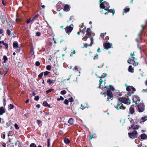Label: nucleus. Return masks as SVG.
I'll return each instance as SVG.
<instances>
[{
  "label": "nucleus",
  "instance_id": "nucleus-43",
  "mask_svg": "<svg viewBox=\"0 0 147 147\" xmlns=\"http://www.w3.org/2000/svg\"><path fill=\"white\" fill-rule=\"evenodd\" d=\"M138 63L137 62H135V61H133V63H132L133 65L135 66L138 65Z\"/></svg>",
  "mask_w": 147,
  "mask_h": 147
},
{
  "label": "nucleus",
  "instance_id": "nucleus-45",
  "mask_svg": "<svg viewBox=\"0 0 147 147\" xmlns=\"http://www.w3.org/2000/svg\"><path fill=\"white\" fill-rule=\"evenodd\" d=\"M107 74L103 73L101 77H99L100 78H102L105 77L107 75Z\"/></svg>",
  "mask_w": 147,
  "mask_h": 147
},
{
  "label": "nucleus",
  "instance_id": "nucleus-62",
  "mask_svg": "<svg viewBox=\"0 0 147 147\" xmlns=\"http://www.w3.org/2000/svg\"><path fill=\"white\" fill-rule=\"evenodd\" d=\"M1 137L3 139H5V135L4 134H3L1 135Z\"/></svg>",
  "mask_w": 147,
  "mask_h": 147
},
{
  "label": "nucleus",
  "instance_id": "nucleus-32",
  "mask_svg": "<svg viewBox=\"0 0 147 147\" xmlns=\"http://www.w3.org/2000/svg\"><path fill=\"white\" fill-rule=\"evenodd\" d=\"M64 98L61 96H60V97L57 98L58 101H60V100H64Z\"/></svg>",
  "mask_w": 147,
  "mask_h": 147
},
{
  "label": "nucleus",
  "instance_id": "nucleus-31",
  "mask_svg": "<svg viewBox=\"0 0 147 147\" xmlns=\"http://www.w3.org/2000/svg\"><path fill=\"white\" fill-rule=\"evenodd\" d=\"M43 105L45 107H46L47 106H48L49 105L48 104L47 102L46 101H44L43 102Z\"/></svg>",
  "mask_w": 147,
  "mask_h": 147
},
{
  "label": "nucleus",
  "instance_id": "nucleus-49",
  "mask_svg": "<svg viewBox=\"0 0 147 147\" xmlns=\"http://www.w3.org/2000/svg\"><path fill=\"white\" fill-rule=\"evenodd\" d=\"M35 65L37 66H39L40 65V62L38 61H36L35 63Z\"/></svg>",
  "mask_w": 147,
  "mask_h": 147
},
{
  "label": "nucleus",
  "instance_id": "nucleus-56",
  "mask_svg": "<svg viewBox=\"0 0 147 147\" xmlns=\"http://www.w3.org/2000/svg\"><path fill=\"white\" fill-rule=\"evenodd\" d=\"M36 36H40V32H37L36 33Z\"/></svg>",
  "mask_w": 147,
  "mask_h": 147
},
{
  "label": "nucleus",
  "instance_id": "nucleus-51",
  "mask_svg": "<svg viewBox=\"0 0 147 147\" xmlns=\"http://www.w3.org/2000/svg\"><path fill=\"white\" fill-rule=\"evenodd\" d=\"M129 8H126L124 9V11L125 12H127L129 11Z\"/></svg>",
  "mask_w": 147,
  "mask_h": 147
},
{
  "label": "nucleus",
  "instance_id": "nucleus-54",
  "mask_svg": "<svg viewBox=\"0 0 147 147\" xmlns=\"http://www.w3.org/2000/svg\"><path fill=\"white\" fill-rule=\"evenodd\" d=\"M43 75V73H41L38 76V77L39 78H42V76Z\"/></svg>",
  "mask_w": 147,
  "mask_h": 147
},
{
  "label": "nucleus",
  "instance_id": "nucleus-37",
  "mask_svg": "<svg viewBox=\"0 0 147 147\" xmlns=\"http://www.w3.org/2000/svg\"><path fill=\"white\" fill-rule=\"evenodd\" d=\"M66 93V91L65 90H63L61 92V94L62 95L65 94Z\"/></svg>",
  "mask_w": 147,
  "mask_h": 147
},
{
  "label": "nucleus",
  "instance_id": "nucleus-8",
  "mask_svg": "<svg viewBox=\"0 0 147 147\" xmlns=\"http://www.w3.org/2000/svg\"><path fill=\"white\" fill-rule=\"evenodd\" d=\"M133 102L135 103L137 105L139 103L140 101V99L137 96H135L133 97L132 98Z\"/></svg>",
  "mask_w": 147,
  "mask_h": 147
},
{
  "label": "nucleus",
  "instance_id": "nucleus-61",
  "mask_svg": "<svg viewBox=\"0 0 147 147\" xmlns=\"http://www.w3.org/2000/svg\"><path fill=\"white\" fill-rule=\"evenodd\" d=\"M39 16V15L38 14H37L35 15V16L34 17V19H35L36 18H37Z\"/></svg>",
  "mask_w": 147,
  "mask_h": 147
},
{
  "label": "nucleus",
  "instance_id": "nucleus-38",
  "mask_svg": "<svg viewBox=\"0 0 147 147\" xmlns=\"http://www.w3.org/2000/svg\"><path fill=\"white\" fill-rule=\"evenodd\" d=\"M47 83H49V84H51L52 83H53L52 81L50 79H48L47 81Z\"/></svg>",
  "mask_w": 147,
  "mask_h": 147
},
{
  "label": "nucleus",
  "instance_id": "nucleus-18",
  "mask_svg": "<svg viewBox=\"0 0 147 147\" xmlns=\"http://www.w3.org/2000/svg\"><path fill=\"white\" fill-rule=\"evenodd\" d=\"M147 117L146 116H144L141 118L140 121V123H142V122H144L147 119Z\"/></svg>",
  "mask_w": 147,
  "mask_h": 147
},
{
  "label": "nucleus",
  "instance_id": "nucleus-4",
  "mask_svg": "<svg viewBox=\"0 0 147 147\" xmlns=\"http://www.w3.org/2000/svg\"><path fill=\"white\" fill-rule=\"evenodd\" d=\"M107 94L108 96L107 98V100L109 101L110 100H111L112 99L113 97V95L111 90L110 89H108L107 90Z\"/></svg>",
  "mask_w": 147,
  "mask_h": 147
},
{
  "label": "nucleus",
  "instance_id": "nucleus-52",
  "mask_svg": "<svg viewBox=\"0 0 147 147\" xmlns=\"http://www.w3.org/2000/svg\"><path fill=\"white\" fill-rule=\"evenodd\" d=\"M39 99V97L38 96H35L34 98V100H35L37 101Z\"/></svg>",
  "mask_w": 147,
  "mask_h": 147
},
{
  "label": "nucleus",
  "instance_id": "nucleus-42",
  "mask_svg": "<svg viewBox=\"0 0 147 147\" xmlns=\"http://www.w3.org/2000/svg\"><path fill=\"white\" fill-rule=\"evenodd\" d=\"M69 101L67 99H65L64 101V103L66 105H68Z\"/></svg>",
  "mask_w": 147,
  "mask_h": 147
},
{
  "label": "nucleus",
  "instance_id": "nucleus-29",
  "mask_svg": "<svg viewBox=\"0 0 147 147\" xmlns=\"http://www.w3.org/2000/svg\"><path fill=\"white\" fill-rule=\"evenodd\" d=\"M73 70L75 72L76 71H78V69L77 66H76L74 67V68L73 69Z\"/></svg>",
  "mask_w": 147,
  "mask_h": 147
},
{
  "label": "nucleus",
  "instance_id": "nucleus-55",
  "mask_svg": "<svg viewBox=\"0 0 147 147\" xmlns=\"http://www.w3.org/2000/svg\"><path fill=\"white\" fill-rule=\"evenodd\" d=\"M31 22V20L30 18L28 19L26 21V23L28 24H29Z\"/></svg>",
  "mask_w": 147,
  "mask_h": 147
},
{
  "label": "nucleus",
  "instance_id": "nucleus-9",
  "mask_svg": "<svg viewBox=\"0 0 147 147\" xmlns=\"http://www.w3.org/2000/svg\"><path fill=\"white\" fill-rule=\"evenodd\" d=\"M13 48L17 49L18 51H20L21 49V47H19L18 45L17 42H14L13 43Z\"/></svg>",
  "mask_w": 147,
  "mask_h": 147
},
{
  "label": "nucleus",
  "instance_id": "nucleus-33",
  "mask_svg": "<svg viewBox=\"0 0 147 147\" xmlns=\"http://www.w3.org/2000/svg\"><path fill=\"white\" fill-rule=\"evenodd\" d=\"M30 54L31 55H33L34 54V49L33 48H32L30 50Z\"/></svg>",
  "mask_w": 147,
  "mask_h": 147
},
{
  "label": "nucleus",
  "instance_id": "nucleus-35",
  "mask_svg": "<svg viewBox=\"0 0 147 147\" xmlns=\"http://www.w3.org/2000/svg\"><path fill=\"white\" fill-rule=\"evenodd\" d=\"M51 68V66L50 65H48L46 67V69L48 70H50Z\"/></svg>",
  "mask_w": 147,
  "mask_h": 147
},
{
  "label": "nucleus",
  "instance_id": "nucleus-23",
  "mask_svg": "<svg viewBox=\"0 0 147 147\" xmlns=\"http://www.w3.org/2000/svg\"><path fill=\"white\" fill-rule=\"evenodd\" d=\"M68 122L70 124H72L74 123V119L72 118H70L68 120Z\"/></svg>",
  "mask_w": 147,
  "mask_h": 147
},
{
  "label": "nucleus",
  "instance_id": "nucleus-14",
  "mask_svg": "<svg viewBox=\"0 0 147 147\" xmlns=\"http://www.w3.org/2000/svg\"><path fill=\"white\" fill-rule=\"evenodd\" d=\"M109 86H110L109 88V86H108L103 87V86H102V89L103 88H108V89H110V90H111V91H114V88L111 85H110Z\"/></svg>",
  "mask_w": 147,
  "mask_h": 147
},
{
  "label": "nucleus",
  "instance_id": "nucleus-13",
  "mask_svg": "<svg viewBox=\"0 0 147 147\" xmlns=\"http://www.w3.org/2000/svg\"><path fill=\"white\" fill-rule=\"evenodd\" d=\"M134 107L133 105H131L130 106L129 110V113H130L131 114H133L134 112Z\"/></svg>",
  "mask_w": 147,
  "mask_h": 147
},
{
  "label": "nucleus",
  "instance_id": "nucleus-46",
  "mask_svg": "<svg viewBox=\"0 0 147 147\" xmlns=\"http://www.w3.org/2000/svg\"><path fill=\"white\" fill-rule=\"evenodd\" d=\"M68 101L70 102H72L74 100L72 97L69 98V99Z\"/></svg>",
  "mask_w": 147,
  "mask_h": 147
},
{
  "label": "nucleus",
  "instance_id": "nucleus-2",
  "mask_svg": "<svg viewBox=\"0 0 147 147\" xmlns=\"http://www.w3.org/2000/svg\"><path fill=\"white\" fill-rule=\"evenodd\" d=\"M118 100L119 101L121 102L122 103H123L127 105L130 104V100L128 98L125 97H122L120 98H118Z\"/></svg>",
  "mask_w": 147,
  "mask_h": 147
},
{
  "label": "nucleus",
  "instance_id": "nucleus-57",
  "mask_svg": "<svg viewBox=\"0 0 147 147\" xmlns=\"http://www.w3.org/2000/svg\"><path fill=\"white\" fill-rule=\"evenodd\" d=\"M7 34H8V35H10V34H11V32H10V30H7Z\"/></svg>",
  "mask_w": 147,
  "mask_h": 147
},
{
  "label": "nucleus",
  "instance_id": "nucleus-58",
  "mask_svg": "<svg viewBox=\"0 0 147 147\" xmlns=\"http://www.w3.org/2000/svg\"><path fill=\"white\" fill-rule=\"evenodd\" d=\"M3 45H4V46H5V48L6 49H8V44H7L6 43H5Z\"/></svg>",
  "mask_w": 147,
  "mask_h": 147
},
{
  "label": "nucleus",
  "instance_id": "nucleus-60",
  "mask_svg": "<svg viewBox=\"0 0 147 147\" xmlns=\"http://www.w3.org/2000/svg\"><path fill=\"white\" fill-rule=\"evenodd\" d=\"M37 122L38 124L39 125L40 123H41V121L40 120H38L37 121Z\"/></svg>",
  "mask_w": 147,
  "mask_h": 147
},
{
  "label": "nucleus",
  "instance_id": "nucleus-26",
  "mask_svg": "<svg viewBox=\"0 0 147 147\" xmlns=\"http://www.w3.org/2000/svg\"><path fill=\"white\" fill-rule=\"evenodd\" d=\"M101 78H100V79L99 80L100 86H99V87L100 88L102 89V87L101 86L102 85H101V84H102V82H103V81L102 80Z\"/></svg>",
  "mask_w": 147,
  "mask_h": 147
},
{
  "label": "nucleus",
  "instance_id": "nucleus-27",
  "mask_svg": "<svg viewBox=\"0 0 147 147\" xmlns=\"http://www.w3.org/2000/svg\"><path fill=\"white\" fill-rule=\"evenodd\" d=\"M132 88V86H129L127 87L126 90L128 91H131Z\"/></svg>",
  "mask_w": 147,
  "mask_h": 147
},
{
  "label": "nucleus",
  "instance_id": "nucleus-47",
  "mask_svg": "<svg viewBox=\"0 0 147 147\" xmlns=\"http://www.w3.org/2000/svg\"><path fill=\"white\" fill-rule=\"evenodd\" d=\"M14 126L16 129H18L19 128V127L17 123H15V124Z\"/></svg>",
  "mask_w": 147,
  "mask_h": 147
},
{
  "label": "nucleus",
  "instance_id": "nucleus-24",
  "mask_svg": "<svg viewBox=\"0 0 147 147\" xmlns=\"http://www.w3.org/2000/svg\"><path fill=\"white\" fill-rule=\"evenodd\" d=\"M131 56H134V53H131L130 54ZM132 58L131 60L133 61H135V60H136V59L134 57H132Z\"/></svg>",
  "mask_w": 147,
  "mask_h": 147
},
{
  "label": "nucleus",
  "instance_id": "nucleus-20",
  "mask_svg": "<svg viewBox=\"0 0 147 147\" xmlns=\"http://www.w3.org/2000/svg\"><path fill=\"white\" fill-rule=\"evenodd\" d=\"M140 137L142 139L144 140L147 138V136L146 134L144 133L141 135Z\"/></svg>",
  "mask_w": 147,
  "mask_h": 147
},
{
  "label": "nucleus",
  "instance_id": "nucleus-17",
  "mask_svg": "<svg viewBox=\"0 0 147 147\" xmlns=\"http://www.w3.org/2000/svg\"><path fill=\"white\" fill-rule=\"evenodd\" d=\"M86 36H89L90 35L91 33V30L90 28H88L87 29L86 31Z\"/></svg>",
  "mask_w": 147,
  "mask_h": 147
},
{
  "label": "nucleus",
  "instance_id": "nucleus-21",
  "mask_svg": "<svg viewBox=\"0 0 147 147\" xmlns=\"http://www.w3.org/2000/svg\"><path fill=\"white\" fill-rule=\"evenodd\" d=\"M128 71H129V72H131V73L134 72V69H133L132 68V66L130 65V66H129V68H128Z\"/></svg>",
  "mask_w": 147,
  "mask_h": 147
},
{
  "label": "nucleus",
  "instance_id": "nucleus-59",
  "mask_svg": "<svg viewBox=\"0 0 147 147\" xmlns=\"http://www.w3.org/2000/svg\"><path fill=\"white\" fill-rule=\"evenodd\" d=\"M131 60H131V59H130L129 58L128 60L127 61L128 63L130 64H131V63H130V62H131Z\"/></svg>",
  "mask_w": 147,
  "mask_h": 147
},
{
  "label": "nucleus",
  "instance_id": "nucleus-50",
  "mask_svg": "<svg viewBox=\"0 0 147 147\" xmlns=\"http://www.w3.org/2000/svg\"><path fill=\"white\" fill-rule=\"evenodd\" d=\"M96 137V136L95 135H91L90 136V140H91L92 138H94Z\"/></svg>",
  "mask_w": 147,
  "mask_h": 147
},
{
  "label": "nucleus",
  "instance_id": "nucleus-19",
  "mask_svg": "<svg viewBox=\"0 0 147 147\" xmlns=\"http://www.w3.org/2000/svg\"><path fill=\"white\" fill-rule=\"evenodd\" d=\"M5 110L3 107H2L0 108V115H2L5 112Z\"/></svg>",
  "mask_w": 147,
  "mask_h": 147
},
{
  "label": "nucleus",
  "instance_id": "nucleus-16",
  "mask_svg": "<svg viewBox=\"0 0 147 147\" xmlns=\"http://www.w3.org/2000/svg\"><path fill=\"white\" fill-rule=\"evenodd\" d=\"M87 104L86 103H85L84 104H82L81 105V108L83 110L86 108H88V107L87 106Z\"/></svg>",
  "mask_w": 147,
  "mask_h": 147
},
{
  "label": "nucleus",
  "instance_id": "nucleus-11",
  "mask_svg": "<svg viewBox=\"0 0 147 147\" xmlns=\"http://www.w3.org/2000/svg\"><path fill=\"white\" fill-rule=\"evenodd\" d=\"M112 45H111L110 43L106 42L103 44L104 47L105 49H108L110 48Z\"/></svg>",
  "mask_w": 147,
  "mask_h": 147
},
{
  "label": "nucleus",
  "instance_id": "nucleus-39",
  "mask_svg": "<svg viewBox=\"0 0 147 147\" xmlns=\"http://www.w3.org/2000/svg\"><path fill=\"white\" fill-rule=\"evenodd\" d=\"M106 33H101L100 34V36L102 38H104V35H106Z\"/></svg>",
  "mask_w": 147,
  "mask_h": 147
},
{
  "label": "nucleus",
  "instance_id": "nucleus-12",
  "mask_svg": "<svg viewBox=\"0 0 147 147\" xmlns=\"http://www.w3.org/2000/svg\"><path fill=\"white\" fill-rule=\"evenodd\" d=\"M139 127V126L138 125L133 124L132 125L131 127H129V129H138Z\"/></svg>",
  "mask_w": 147,
  "mask_h": 147
},
{
  "label": "nucleus",
  "instance_id": "nucleus-64",
  "mask_svg": "<svg viewBox=\"0 0 147 147\" xmlns=\"http://www.w3.org/2000/svg\"><path fill=\"white\" fill-rule=\"evenodd\" d=\"M6 144L5 143H3L2 144L3 147H6Z\"/></svg>",
  "mask_w": 147,
  "mask_h": 147
},
{
  "label": "nucleus",
  "instance_id": "nucleus-30",
  "mask_svg": "<svg viewBox=\"0 0 147 147\" xmlns=\"http://www.w3.org/2000/svg\"><path fill=\"white\" fill-rule=\"evenodd\" d=\"M3 59L4 61V63H5L6 61L8 59L7 57L5 55H4L3 57Z\"/></svg>",
  "mask_w": 147,
  "mask_h": 147
},
{
  "label": "nucleus",
  "instance_id": "nucleus-34",
  "mask_svg": "<svg viewBox=\"0 0 147 147\" xmlns=\"http://www.w3.org/2000/svg\"><path fill=\"white\" fill-rule=\"evenodd\" d=\"M128 119L130 122L131 123H133V120L131 118H129V115H128Z\"/></svg>",
  "mask_w": 147,
  "mask_h": 147
},
{
  "label": "nucleus",
  "instance_id": "nucleus-3",
  "mask_svg": "<svg viewBox=\"0 0 147 147\" xmlns=\"http://www.w3.org/2000/svg\"><path fill=\"white\" fill-rule=\"evenodd\" d=\"M100 8L104 9L105 10H107L109 8L110 6L108 2L104 1L100 4Z\"/></svg>",
  "mask_w": 147,
  "mask_h": 147
},
{
  "label": "nucleus",
  "instance_id": "nucleus-48",
  "mask_svg": "<svg viewBox=\"0 0 147 147\" xmlns=\"http://www.w3.org/2000/svg\"><path fill=\"white\" fill-rule=\"evenodd\" d=\"M50 145V142L49 139H47V147H49Z\"/></svg>",
  "mask_w": 147,
  "mask_h": 147
},
{
  "label": "nucleus",
  "instance_id": "nucleus-41",
  "mask_svg": "<svg viewBox=\"0 0 147 147\" xmlns=\"http://www.w3.org/2000/svg\"><path fill=\"white\" fill-rule=\"evenodd\" d=\"M30 147H36V144L34 143H32L30 145Z\"/></svg>",
  "mask_w": 147,
  "mask_h": 147
},
{
  "label": "nucleus",
  "instance_id": "nucleus-44",
  "mask_svg": "<svg viewBox=\"0 0 147 147\" xmlns=\"http://www.w3.org/2000/svg\"><path fill=\"white\" fill-rule=\"evenodd\" d=\"M50 73L48 71H46L44 72V75L45 76H46L48 75Z\"/></svg>",
  "mask_w": 147,
  "mask_h": 147
},
{
  "label": "nucleus",
  "instance_id": "nucleus-63",
  "mask_svg": "<svg viewBox=\"0 0 147 147\" xmlns=\"http://www.w3.org/2000/svg\"><path fill=\"white\" fill-rule=\"evenodd\" d=\"M0 43L1 44H3V45H4V44L5 43L3 41H0Z\"/></svg>",
  "mask_w": 147,
  "mask_h": 147
},
{
  "label": "nucleus",
  "instance_id": "nucleus-25",
  "mask_svg": "<svg viewBox=\"0 0 147 147\" xmlns=\"http://www.w3.org/2000/svg\"><path fill=\"white\" fill-rule=\"evenodd\" d=\"M109 12L112 13H113V15L114 13H115V10L114 9H109L107 10Z\"/></svg>",
  "mask_w": 147,
  "mask_h": 147
},
{
  "label": "nucleus",
  "instance_id": "nucleus-5",
  "mask_svg": "<svg viewBox=\"0 0 147 147\" xmlns=\"http://www.w3.org/2000/svg\"><path fill=\"white\" fill-rule=\"evenodd\" d=\"M128 135L130 138L133 139L136 138L138 136V133L136 130L134 131L131 133H128Z\"/></svg>",
  "mask_w": 147,
  "mask_h": 147
},
{
  "label": "nucleus",
  "instance_id": "nucleus-1",
  "mask_svg": "<svg viewBox=\"0 0 147 147\" xmlns=\"http://www.w3.org/2000/svg\"><path fill=\"white\" fill-rule=\"evenodd\" d=\"M145 105L143 102L139 103L137 105V109L140 113L143 112L145 110Z\"/></svg>",
  "mask_w": 147,
  "mask_h": 147
},
{
  "label": "nucleus",
  "instance_id": "nucleus-6",
  "mask_svg": "<svg viewBox=\"0 0 147 147\" xmlns=\"http://www.w3.org/2000/svg\"><path fill=\"white\" fill-rule=\"evenodd\" d=\"M115 107L117 110H119V109H125L126 107L123 105L122 103L119 102L117 105L116 106H115Z\"/></svg>",
  "mask_w": 147,
  "mask_h": 147
},
{
  "label": "nucleus",
  "instance_id": "nucleus-53",
  "mask_svg": "<svg viewBox=\"0 0 147 147\" xmlns=\"http://www.w3.org/2000/svg\"><path fill=\"white\" fill-rule=\"evenodd\" d=\"M52 90V89H49L46 91V92L47 93L51 92Z\"/></svg>",
  "mask_w": 147,
  "mask_h": 147
},
{
  "label": "nucleus",
  "instance_id": "nucleus-40",
  "mask_svg": "<svg viewBox=\"0 0 147 147\" xmlns=\"http://www.w3.org/2000/svg\"><path fill=\"white\" fill-rule=\"evenodd\" d=\"M71 51H72L71 52V54H70V56L71 57H72L73 56V55H72V53L75 54H76V52L74 50H73V51L72 50H71Z\"/></svg>",
  "mask_w": 147,
  "mask_h": 147
},
{
  "label": "nucleus",
  "instance_id": "nucleus-10",
  "mask_svg": "<svg viewBox=\"0 0 147 147\" xmlns=\"http://www.w3.org/2000/svg\"><path fill=\"white\" fill-rule=\"evenodd\" d=\"M90 45H88L87 43H85L84 44V47L83 48H87L88 46L91 47L92 45L93 39L92 37H91L90 38Z\"/></svg>",
  "mask_w": 147,
  "mask_h": 147
},
{
  "label": "nucleus",
  "instance_id": "nucleus-22",
  "mask_svg": "<svg viewBox=\"0 0 147 147\" xmlns=\"http://www.w3.org/2000/svg\"><path fill=\"white\" fill-rule=\"evenodd\" d=\"M64 142L66 144H68L70 142V141L67 138H65L64 139Z\"/></svg>",
  "mask_w": 147,
  "mask_h": 147
},
{
  "label": "nucleus",
  "instance_id": "nucleus-28",
  "mask_svg": "<svg viewBox=\"0 0 147 147\" xmlns=\"http://www.w3.org/2000/svg\"><path fill=\"white\" fill-rule=\"evenodd\" d=\"M13 108L14 106L11 104H10L8 106V108L10 109H13Z\"/></svg>",
  "mask_w": 147,
  "mask_h": 147
},
{
  "label": "nucleus",
  "instance_id": "nucleus-36",
  "mask_svg": "<svg viewBox=\"0 0 147 147\" xmlns=\"http://www.w3.org/2000/svg\"><path fill=\"white\" fill-rule=\"evenodd\" d=\"M98 58V55L97 54L94 57L93 59L94 60L97 59Z\"/></svg>",
  "mask_w": 147,
  "mask_h": 147
},
{
  "label": "nucleus",
  "instance_id": "nucleus-7",
  "mask_svg": "<svg viewBox=\"0 0 147 147\" xmlns=\"http://www.w3.org/2000/svg\"><path fill=\"white\" fill-rule=\"evenodd\" d=\"M73 28V24H71L69 26H67L65 28V31L66 33H70L72 31Z\"/></svg>",
  "mask_w": 147,
  "mask_h": 147
},
{
  "label": "nucleus",
  "instance_id": "nucleus-15",
  "mask_svg": "<svg viewBox=\"0 0 147 147\" xmlns=\"http://www.w3.org/2000/svg\"><path fill=\"white\" fill-rule=\"evenodd\" d=\"M70 9L69 5L66 4L65 5L63 10L66 11H68L70 10Z\"/></svg>",
  "mask_w": 147,
  "mask_h": 147
}]
</instances>
